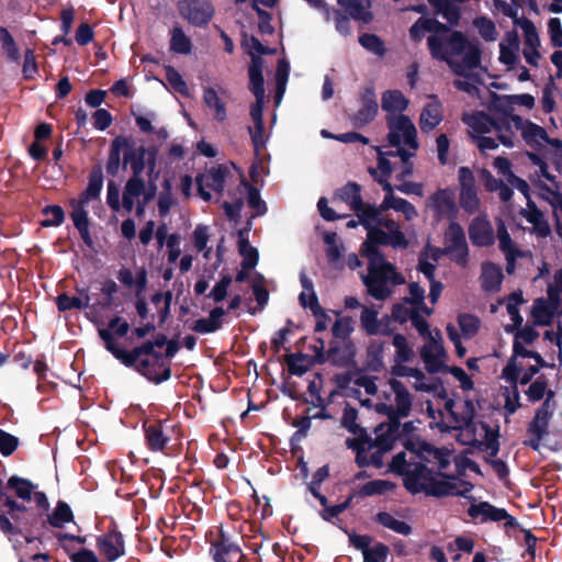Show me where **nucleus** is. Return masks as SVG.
<instances>
[{
  "mask_svg": "<svg viewBox=\"0 0 562 562\" xmlns=\"http://www.w3.org/2000/svg\"><path fill=\"white\" fill-rule=\"evenodd\" d=\"M387 210L402 213L406 221H413L418 216L416 207L411 202L396 195L384 196L379 206L369 209L367 220L372 218V225L361 247V254L368 259L369 272L361 273V279L368 293L375 300H384L391 294L390 281L394 284L403 282L379 247L391 246L394 249H405L409 245V238L402 231L401 225L384 214Z\"/></svg>",
  "mask_w": 562,
  "mask_h": 562,
  "instance_id": "f257e3e1",
  "label": "nucleus"
},
{
  "mask_svg": "<svg viewBox=\"0 0 562 562\" xmlns=\"http://www.w3.org/2000/svg\"><path fill=\"white\" fill-rule=\"evenodd\" d=\"M448 449L434 448L424 442H411L406 450L398 452L392 460L391 469L404 474V484L412 493L425 492L432 496H463L473 490V485L460 479H445L432 473L427 464L446 469L450 463Z\"/></svg>",
  "mask_w": 562,
  "mask_h": 562,
  "instance_id": "f03ea898",
  "label": "nucleus"
},
{
  "mask_svg": "<svg viewBox=\"0 0 562 562\" xmlns=\"http://www.w3.org/2000/svg\"><path fill=\"white\" fill-rule=\"evenodd\" d=\"M427 45L431 56L446 61L456 76H469L481 65L479 46L461 32L450 31L443 24L428 36Z\"/></svg>",
  "mask_w": 562,
  "mask_h": 562,
  "instance_id": "7ed1b4c3",
  "label": "nucleus"
},
{
  "mask_svg": "<svg viewBox=\"0 0 562 562\" xmlns=\"http://www.w3.org/2000/svg\"><path fill=\"white\" fill-rule=\"evenodd\" d=\"M387 143L389 150H393V156L401 158L405 165L402 172L408 176L412 172L411 166L407 165L411 157L415 156L418 149L417 130L407 115L386 116Z\"/></svg>",
  "mask_w": 562,
  "mask_h": 562,
  "instance_id": "20e7f679",
  "label": "nucleus"
},
{
  "mask_svg": "<svg viewBox=\"0 0 562 562\" xmlns=\"http://www.w3.org/2000/svg\"><path fill=\"white\" fill-rule=\"evenodd\" d=\"M395 429L392 426L381 424L375 428V438L357 437L348 438L346 446L357 452V463L360 467L372 464L382 468L383 456L393 448Z\"/></svg>",
  "mask_w": 562,
  "mask_h": 562,
  "instance_id": "39448f33",
  "label": "nucleus"
},
{
  "mask_svg": "<svg viewBox=\"0 0 562 562\" xmlns=\"http://www.w3.org/2000/svg\"><path fill=\"white\" fill-rule=\"evenodd\" d=\"M387 385L390 392H385L384 397L389 403L375 404V411L390 419V424H384L385 426H392V429L397 430L400 420L411 414L413 397L406 385L395 378H391Z\"/></svg>",
  "mask_w": 562,
  "mask_h": 562,
  "instance_id": "423d86ee",
  "label": "nucleus"
},
{
  "mask_svg": "<svg viewBox=\"0 0 562 562\" xmlns=\"http://www.w3.org/2000/svg\"><path fill=\"white\" fill-rule=\"evenodd\" d=\"M515 131H519L525 142L530 146H541L548 142V134L541 126L530 121H524L518 115H505L496 127L501 144L506 147H514L516 143Z\"/></svg>",
  "mask_w": 562,
  "mask_h": 562,
  "instance_id": "0eeeda50",
  "label": "nucleus"
},
{
  "mask_svg": "<svg viewBox=\"0 0 562 562\" xmlns=\"http://www.w3.org/2000/svg\"><path fill=\"white\" fill-rule=\"evenodd\" d=\"M450 403H447V408L453 417L456 428L460 429V439L464 445H479L484 446L491 457H496L498 452L497 432L490 428L482 422H475L470 416L459 418L456 413L451 411Z\"/></svg>",
  "mask_w": 562,
  "mask_h": 562,
  "instance_id": "6e6552de",
  "label": "nucleus"
},
{
  "mask_svg": "<svg viewBox=\"0 0 562 562\" xmlns=\"http://www.w3.org/2000/svg\"><path fill=\"white\" fill-rule=\"evenodd\" d=\"M537 337L538 333L529 326L516 333L514 341V355L512 356L507 366L504 368L503 376L514 379L516 371L525 368L524 360L532 359L535 362L541 361V357L538 353L526 348V346L532 344Z\"/></svg>",
  "mask_w": 562,
  "mask_h": 562,
  "instance_id": "1a4fd4ad",
  "label": "nucleus"
},
{
  "mask_svg": "<svg viewBox=\"0 0 562 562\" xmlns=\"http://www.w3.org/2000/svg\"><path fill=\"white\" fill-rule=\"evenodd\" d=\"M334 202H344L349 205L351 210H353L357 213V216L359 217L360 223L367 228L369 232V228L372 225V218L367 220V215L369 214V209H374V206L364 204L362 202L361 195H360V187L357 183H348L344 188H341L335 199Z\"/></svg>",
  "mask_w": 562,
  "mask_h": 562,
  "instance_id": "9d476101",
  "label": "nucleus"
},
{
  "mask_svg": "<svg viewBox=\"0 0 562 562\" xmlns=\"http://www.w3.org/2000/svg\"><path fill=\"white\" fill-rule=\"evenodd\" d=\"M425 344L420 349V357L427 371L438 372L446 362L447 353L443 348L441 333L435 329V335L425 338Z\"/></svg>",
  "mask_w": 562,
  "mask_h": 562,
  "instance_id": "9b49d317",
  "label": "nucleus"
},
{
  "mask_svg": "<svg viewBox=\"0 0 562 562\" xmlns=\"http://www.w3.org/2000/svg\"><path fill=\"white\" fill-rule=\"evenodd\" d=\"M179 11L186 20L195 26L206 25L215 13L210 0H181Z\"/></svg>",
  "mask_w": 562,
  "mask_h": 562,
  "instance_id": "f8f14e48",
  "label": "nucleus"
},
{
  "mask_svg": "<svg viewBox=\"0 0 562 562\" xmlns=\"http://www.w3.org/2000/svg\"><path fill=\"white\" fill-rule=\"evenodd\" d=\"M514 23L524 31V49L522 55L526 61L538 67L541 55L538 50L540 46V38L535 24L526 18H517Z\"/></svg>",
  "mask_w": 562,
  "mask_h": 562,
  "instance_id": "ddd939ff",
  "label": "nucleus"
},
{
  "mask_svg": "<svg viewBox=\"0 0 562 562\" xmlns=\"http://www.w3.org/2000/svg\"><path fill=\"white\" fill-rule=\"evenodd\" d=\"M228 169L224 166L210 168L206 172L196 177L198 191L204 201L211 200V193L206 189L222 193L225 187Z\"/></svg>",
  "mask_w": 562,
  "mask_h": 562,
  "instance_id": "4468645a",
  "label": "nucleus"
},
{
  "mask_svg": "<svg viewBox=\"0 0 562 562\" xmlns=\"http://www.w3.org/2000/svg\"><path fill=\"white\" fill-rule=\"evenodd\" d=\"M458 178L460 182V204L461 206L470 212L474 213L480 209V199L477 196V190L475 188V181L473 173L467 167H461L458 171Z\"/></svg>",
  "mask_w": 562,
  "mask_h": 562,
  "instance_id": "2eb2a0df",
  "label": "nucleus"
},
{
  "mask_svg": "<svg viewBox=\"0 0 562 562\" xmlns=\"http://www.w3.org/2000/svg\"><path fill=\"white\" fill-rule=\"evenodd\" d=\"M7 487L14 492V494L23 501L34 499L40 506H47V497L44 493L37 491L35 485L30 480L12 475L8 482Z\"/></svg>",
  "mask_w": 562,
  "mask_h": 562,
  "instance_id": "dca6fc26",
  "label": "nucleus"
},
{
  "mask_svg": "<svg viewBox=\"0 0 562 562\" xmlns=\"http://www.w3.org/2000/svg\"><path fill=\"white\" fill-rule=\"evenodd\" d=\"M502 121L503 119L493 121L484 112H472L463 115V122L467 124L469 134L473 140L476 139L479 135H486L493 131L496 133V127Z\"/></svg>",
  "mask_w": 562,
  "mask_h": 562,
  "instance_id": "f3484780",
  "label": "nucleus"
},
{
  "mask_svg": "<svg viewBox=\"0 0 562 562\" xmlns=\"http://www.w3.org/2000/svg\"><path fill=\"white\" fill-rule=\"evenodd\" d=\"M469 515L473 518H480L481 521L493 520L501 521L505 520V526H514L515 519L507 514L503 508H497L487 502H481L472 505L469 510Z\"/></svg>",
  "mask_w": 562,
  "mask_h": 562,
  "instance_id": "a211bd4d",
  "label": "nucleus"
},
{
  "mask_svg": "<svg viewBox=\"0 0 562 562\" xmlns=\"http://www.w3.org/2000/svg\"><path fill=\"white\" fill-rule=\"evenodd\" d=\"M99 336L105 344V348L122 363H124L127 367H132L137 359L143 355L142 348L136 347L133 349V351H126L122 348H120L113 338L112 333L110 329L101 328L99 329Z\"/></svg>",
  "mask_w": 562,
  "mask_h": 562,
  "instance_id": "6ab92c4d",
  "label": "nucleus"
},
{
  "mask_svg": "<svg viewBox=\"0 0 562 562\" xmlns=\"http://www.w3.org/2000/svg\"><path fill=\"white\" fill-rule=\"evenodd\" d=\"M549 419L550 415L544 406L537 411L533 420L528 427L529 438L526 440V445L535 450H539L540 441L548 432Z\"/></svg>",
  "mask_w": 562,
  "mask_h": 562,
  "instance_id": "aec40b11",
  "label": "nucleus"
},
{
  "mask_svg": "<svg viewBox=\"0 0 562 562\" xmlns=\"http://www.w3.org/2000/svg\"><path fill=\"white\" fill-rule=\"evenodd\" d=\"M471 241L480 247L490 246L494 243V229L484 216L475 217L469 227Z\"/></svg>",
  "mask_w": 562,
  "mask_h": 562,
  "instance_id": "412c9836",
  "label": "nucleus"
},
{
  "mask_svg": "<svg viewBox=\"0 0 562 562\" xmlns=\"http://www.w3.org/2000/svg\"><path fill=\"white\" fill-rule=\"evenodd\" d=\"M497 238L499 243V248L505 254L507 260V271L512 272L514 269L515 260L517 258L528 256V251L520 250L516 246L503 223L498 224Z\"/></svg>",
  "mask_w": 562,
  "mask_h": 562,
  "instance_id": "4be33fe9",
  "label": "nucleus"
},
{
  "mask_svg": "<svg viewBox=\"0 0 562 562\" xmlns=\"http://www.w3.org/2000/svg\"><path fill=\"white\" fill-rule=\"evenodd\" d=\"M522 217L532 225L531 233L538 238H547L551 234V228L544 217V214L531 202L521 211Z\"/></svg>",
  "mask_w": 562,
  "mask_h": 562,
  "instance_id": "5701e85b",
  "label": "nucleus"
},
{
  "mask_svg": "<svg viewBox=\"0 0 562 562\" xmlns=\"http://www.w3.org/2000/svg\"><path fill=\"white\" fill-rule=\"evenodd\" d=\"M428 207L438 217H450L456 211L454 195L449 190H441L429 198Z\"/></svg>",
  "mask_w": 562,
  "mask_h": 562,
  "instance_id": "b1692460",
  "label": "nucleus"
},
{
  "mask_svg": "<svg viewBox=\"0 0 562 562\" xmlns=\"http://www.w3.org/2000/svg\"><path fill=\"white\" fill-rule=\"evenodd\" d=\"M146 191L147 188L142 178L131 177L124 187L122 201L124 209L131 212L134 209L136 202L143 201Z\"/></svg>",
  "mask_w": 562,
  "mask_h": 562,
  "instance_id": "393cba45",
  "label": "nucleus"
},
{
  "mask_svg": "<svg viewBox=\"0 0 562 562\" xmlns=\"http://www.w3.org/2000/svg\"><path fill=\"white\" fill-rule=\"evenodd\" d=\"M211 553L215 562H239L243 557L239 547L224 536L213 544Z\"/></svg>",
  "mask_w": 562,
  "mask_h": 562,
  "instance_id": "a878e982",
  "label": "nucleus"
},
{
  "mask_svg": "<svg viewBox=\"0 0 562 562\" xmlns=\"http://www.w3.org/2000/svg\"><path fill=\"white\" fill-rule=\"evenodd\" d=\"M378 103L374 93L371 90L364 91L361 97V108L353 115V124L356 126H364L370 123L378 113Z\"/></svg>",
  "mask_w": 562,
  "mask_h": 562,
  "instance_id": "bb28decb",
  "label": "nucleus"
},
{
  "mask_svg": "<svg viewBox=\"0 0 562 562\" xmlns=\"http://www.w3.org/2000/svg\"><path fill=\"white\" fill-rule=\"evenodd\" d=\"M392 375L396 379V376H406L408 379H413L412 386L417 392H430L432 391V385L427 381L424 372L417 368H411L402 364H397L392 368Z\"/></svg>",
  "mask_w": 562,
  "mask_h": 562,
  "instance_id": "cd10ccee",
  "label": "nucleus"
},
{
  "mask_svg": "<svg viewBox=\"0 0 562 562\" xmlns=\"http://www.w3.org/2000/svg\"><path fill=\"white\" fill-rule=\"evenodd\" d=\"M100 552L109 560L114 561L124 554V542L120 533L112 532L98 540Z\"/></svg>",
  "mask_w": 562,
  "mask_h": 562,
  "instance_id": "c85d7f7f",
  "label": "nucleus"
},
{
  "mask_svg": "<svg viewBox=\"0 0 562 562\" xmlns=\"http://www.w3.org/2000/svg\"><path fill=\"white\" fill-rule=\"evenodd\" d=\"M407 105L408 100L398 90H389L382 94L381 106L387 113L386 116L404 115Z\"/></svg>",
  "mask_w": 562,
  "mask_h": 562,
  "instance_id": "c756f323",
  "label": "nucleus"
},
{
  "mask_svg": "<svg viewBox=\"0 0 562 562\" xmlns=\"http://www.w3.org/2000/svg\"><path fill=\"white\" fill-rule=\"evenodd\" d=\"M338 4L356 21L369 23L372 20L369 0H338Z\"/></svg>",
  "mask_w": 562,
  "mask_h": 562,
  "instance_id": "7c9ffc66",
  "label": "nucleus"
},
{
  "mask_svg": "<svg viewBox=\"0 0 562 562\" xmlns=\"http://www.w3.org/2000/svg\"><path fill=\"white\" fill-rule=\"evenodd\" d=\"M71 206L70 217L75 227L79 231L82 239L87 245H91L92 240L89 233V220L86 205L77 202L76 199L69 201Z\"/></svg>",
  "mask_w": 562,
  "mask_h": 562,
  "instance_id": "2f4dec72",
  "label": "nucleus"
},
{
  "mask_svg": "<svg viewBox=\"0 0 562 562\" xmlns=\"http://www.w3.org/2000/svg\"><path fill=\"white\" fill-rule=\"evenodd\" d=\"M519 37L516 32H508L499 43V60L508 66L514 65L519 56Z\"/></svg>",
  "mask_w": 562,
  "mask_h": 562,
  "instance_id": "473e14b6",
  "label": "nucleus"
},
{
  "mask_svg": "<svg viewBox=\"0 0 562 562\" xmlns=\"http://www.w3.org/2000/svg\"><path fill=\"white\" fill-rule=\"evenodd\" d=\"M481 284L486 292H496L499 290L503 281V272L499 266L492 262H484L481 269Z\"/></svg>",
  "mask_w": 562,
  "mask_h": 562,
  "instance_id": "72a5a7b5",
  "label": "nucleus"
},
{
  "mask_svg": "<svg viewBox=\"0 0 562 562\" xmlns=\"http://www.w3.org/2000/svg\"><path fill=\"white\" fill-rule=\"evenodd\" d=\"M441 105L438 100L431 99L420 113V130L426 133L432 131L441 122Z\"/></svg>",
  "mask_w": 562,
  "mask_h": 562,
  "instance_id": "f704fd0d",
  "label": "nucleus"
},
{
  "mask_svg": "<svg viewBox=\"0 0 562 562\" xmlns=\"http://www.w3.org/2000/svg\"><path fill=\"white\" fill-rule=\"evenodd\" d=\"M225 314L224 308L215 307L207 317L195 321L192 329L199 334L214 333L222 327V318Z\"/></svg>",
  "mask_w": 562,
  "mask_h": 562,
  "instance_id": "c9c22d12",
  "label": "nucleus"
},
{
  "mask_svg": "<svg viewBox=\"0 0 562 562\" xmlns=\"http://www.w3.org/2000/svg\"><path fill=\"white\" fill-rule=\"evenodd\" d=\"M379 310L374 305L362 306L360 313V326L368 335L386 334L382 329L381 322L378 318Z\"/></svg>",
  "mask_w": 562,
  "mask_h": 562,
  "instance_id": "e433bc0d",
  "label": "nucleus"
},
{
  "mask_svg": "<svg viewBox=\"0 0 562 562\" xmlns=\"http://www.w3.org/2000/svg\"><path fill=\"white\" fill-rule=\"evenodd\" d=\"M147 165H148V186H147V191L145 193V198L143 199V201H138L135 204L136 205V213L139 216L145 212L146 204L154 199V196L156 195V192H157L156 181L158 179L159 171L155 170V168H156L155 159L150 158L148 160Z\"/></svg>",
  "mask_w": 562,
  "mask_h": 562,
  "instance_id": "4c0bfd02",
  "label": "nucleus"
},
{
  "mask_svg": "<svg viewBox=\"0 0 562 562\" xmlns=\"http://www.w3.org/2000/svg\"><path fill=\"white\" fill-rule=\"evenodd\" d=\"M262 67L263 61L260 57L254 56L251 58V65L249 67V81H250V90L255 94V97H259L265 94L263 87V77H262Z\"/></svg>",
  "mask_w": 562,
  "mask_h": 562,
  "instance_id": "58836bf2",
  "label": "nucleus"
},
{
  "mask_svg": "<svg viewBox=\"0 0 562 562\" xmlns=\"http://www.w3.org/2000/svg\"><path fill=\"white\" fill-rule=\"evenodd\" d=\"M493 166L497 172L505 177L506 181L521 192H527L528 184L522 179L516 177L510 170V162L504 157L494 159Z\"/></svg>",
  "mask_w": 562,
  "mask_h": 562,
  "instance_id": "ea45409f",
  "label": "nucleus"
},
{
  "mask_svg": "<svg viewBox=\"0 0 562 562\" xmlns=\"http://www.w3.org/2000/svg\"><path fill=\"white\" fill-rule=\"evenodd\" d=\"M238 236H239V238H238L239 251H240L241 256L244 257L243 268L245 270H250L257 265L258 251L256 248H254L249 244L248 239L245 236L244 231H239Z\"/></svg>",
  "mask_w": 562,
  "mask_h": 562,
  "instance_id": "a19ab883",
  "label": "nucleus"
},
{
  "mask_svg": "<svg viewBox=\"0 0 562 562\" xmlns=\"http://www.w3.org/2000/svg\"><path fill=\"white\" fill-rule=\"evenodd\" d=\"M203 101L205 105L214 112V117L217 121H224L226 117L225 103L220 99L213 88H205L203 90Z\"/></svg>",
  "mask_w": 562,
  "mask_h": 562,
  "instance_id": "79ce46f5",
  "label": "nucleus"
},
{
  "mask_svg": "<svg viewBox=\"0 0 562 562\" xmlns=\"http://www.w3.org/2000/svg\"><path fill=\"white\" fill-rule=\"evenodd\" d=\"M378 153V168H371L370 173L376 180V178H389L393 171V166L387 157H394L393 150H383L382 147H376Z\"/></svg>",
  "mask_w": 562,
  "mask_h": 562,
  "instance_id": "37998d69",
  "label": "nucleus"
},
{
  "mask_svg": "<svg viewBox=\"0 0 562 562\" xmlns=\"http://www.w3.org/2000/svg\"><path fill=\"white\" fill-rule=\"evenodd\" d=\"M103 186V177L101 171L91 173L89 184L86 191L80 195L77 202L87 205L90 201L99 198Z\"/></svg>",
  "mask_w": 562,
  "mask_h": 562,
  "instance_id": "c03bdc74",
  "label": "nucleus"
},
{
  "mask_svg": "<svg viewBox=\"0 0 562 562\" xmlns=\"http://www.w3.org/2000/svg\"><path fill=\"white\" fill-rule=\"evenodd\" d=\"M384 345L380 341H372L367 348V368L373 372H380L383 368Z\"/></svg>",
  "mask_w": 562,
  "mask_h": 562,
  "instance_id": "a18cd8bd",
  "label": "nucleus"
},
{
  "mask_svg": "<svg viewBox=\"0 0 562 562\" xmlns=\"http://www.w3.org/2000/svg\"><path fill=\"white\" fill-rule=\"evenodd\" d=\"M439 27H441V23L438 21L420 18L409 29V35L414 41L419 42L426 32L435 34Z\"/></svg>",
  "mask_w": 562,
  "mask_h": 562,
  "instance_id": "49530a36",
  "label": "nucleus"
},
{
  "mask_svg": "<svg viewBox=\"0 0 562 562\" xmlns=\"http://www.w3.org/2000/svg\"><path fill=\"white\" fill-rule=\"evenodd\" d=\"M543 364V360L535 362L532 359L524 360V369L516 371V375L514 379H508L504 376L508 382L513 383V386H516L517 381L520 384H527L531 378L538 372L539 367Z\"/></svg>",
  "mask_w": 562,
  "mask_h": 562,
  "instance_id": "de8ad7c7",
  "label": "nucleus"
},
{
  "mask_svg": "<svg viewBox=\"0 0 562 562\" xmlns=\"http://www.w3.org/2000/svg\"><path fill=\"white\" fill-rule=\"evenodd\" d=\"M524 302L521 293L514 292L509 295L506 304L507 312L510 316L513 325H506V330L512 331L516 329L522 323V317L518 312V305Z\"/></svg>",
  "mask_w": 562,
  "mask_h": 562,
  "instance_id": "09e8293b",
  "label": "nucleus"
},
{
  "mask_svg": "<svg viewBox=\"0 0 562 562\" xmlns=\"http://www.w3.org/2000/svg\"><path fill=\"white\" fill-rule=\"evenodd\" d=\"M558 310H559V307L552 306L549 297H548V302L538 300V301H536V303L532 307V316L537 324L546 325L550 322L552 314Z\"/></svg>",
  "mask_w": 562,
  "mask_h": 562,
  "instance_id": "8fccbe9b",
  "label": "nucleus"
},
{
  "mask_svg": "<svg viewBox=\"0 0 562 562\" xmlns=\"http://www.w3.org/2000/svg\"><path fill=\"white\" fill-rule=\"evenodd\" d=\"M357 411L346 406L341 417V425L357 437H368L366 430L357 423Z\"/></svg>",
  "mask_w": 562,
  "mask_h": 562,
  "instance_id": "3c124183",
  "label": "nucleus"
},
{
  "mask_svg": "<svg viewBox=\"0 0 562 562\" xmlns=\"http://www.w3.org/2000/svg\"><path fill=\"white\" fill-rule=\"evenodd\" d=\"M238 192L248 195V204L255 211L252 216L261 215L266 212V204L261 201L259 192L255 188L246 182H241L238 187Z\"/></svg>",
  "mask_w": 562,
  "mask_h": 562,
  "instance_id": "603ef678",
  "label": "nucleus"
},
{
  "mask_svg": "<svg viewBox=\"0 0 562 562\" xmlns=\"http://www.w3.org/2000/svg\"><path fill=\"white\" fill-rule=\"evenodd\" d=\"M164 190L159 193L157 205L159 215L166 216L170 209L176 205L177 201L172 195V186L169 179H165L162 183Z\"/></svg>",
  "mask_w": 562,
  "mask_h": 562,
  "instance_id": "864d4df0",
  "label": "nucleus"
},
{
  "mask_svg": "<svg viewBox=\"0 0 562 562\" xmlns=\"http://www.w3.org/2000/svg\"><path fill=\"white\" fill-rule=\"evenodd\" d=\"M170 48L178 54H190L192 48L191 40L181 29L175 27L171 31Z\"/></svg>",
  "mask_w": 562,
  "mask_h": 562,
  "instance_id": "5fc2aeb1",
  "label": "nucleus"
},
{
  "mask_svg": "<svg viewBox=\"0 0 562 562\" xmlns=\"http://www.w3.org/2000/svg\"><path fill=\"white\" fill-rule=\"evenodd\" d=\"M378 520L385 528H389L401 535L406 536L409 535L412 531V528L405 521L395 518L389 513H380L378 515Z\"/></svg>",
  "mask_w": 562,
  "mask_h": 562,
  "instance_id": "6e6d98bb",
  "label": "nucleus"
},
{
  "mask_svg": "<svg viewBox=\"0 0 562 562\" xmlns=\"http://www.w3.org/2000/svg\"><path fill=\"white\" fill-rule=\"evenodd\" d=\"M324 241L327 245V257L330 261L335 262L337 261L345 250L344 245L338 239V236L336 233L327 232L324 234Z\"/></svg>",
  "mask_w": 562,
  "mask_h": 562,
  "instance_id": "4d7b16f0",
  "label": "nucleus"
},
{
  "mask_svg": "<svg viewBox=\"0 0 562 562\" xmlns=\"http://www.w3.org/2000/svg\"><path fill=\"white\" fill-rule=\"evenodd\" d=\"M548 296L553 307L562 306V268L553 274V281L548 286Z\"/></svg>",
  "mask_w": 562,
  "mask_h": 562,
  "instance_id": "13d9d810",
  "label": "nucleus"
},
{
  "mask_svg": "<svg viewBox=\"0 0 562 562\" xmlns=\"http://www.w3.org/2000/svg\"><path fill=\"white\" fill-rule=\"evenodd\" d=\"M393 346L396 349V360L398 362H408L413 359L414 351L408 346V342L403 335H401V334L394 335Z\"/></svg>",
  "mask_w": 562,
  "mask_h": 562,
  "instance_id": "bf43d9fd",
  "label": "nucleus"
},
{
  "mask_svg": "<svg viewBox=\"0 0 562 562\" xmlns=\"http://www.w3.org/2000/svg\"><path fill=\"white\" fill-rule=\"evenodd\" d=\"M445 248H451L467 244L464 232L459 224L450 223L445 235Z\"/></svg>",
  "mask_w": 562,
  "mask_h": 562,
  "instance_id": "052dcab7",
  "label": "nucleus"
},
{
  "mask_svg": "<svg viewBox=\"0 0 562 562\" xmlns=\"http://www.w3.org/2000/svg\"><path fill=\"white\" fill-rule=\"evenodd\" d=\"M390 549L387 546L375 542L363 554V562H387Z\"/></svg>",
  "mask_w": 562,
  "mask_h": 562,
  "instance_id": "680f3d73",
  "label": "nucleus"
},
{
  "mask_svg": "<svg viewBox=\"0 0 562 562\" xmlns=\"http://www.w3.org/2000/svg\"><path fill=\"white\" fill-rule=\"evenodd\" d=\"M71 520L72 512L70 507L66 503L59 502L53 515L49 517V524L54 527H63L66 522Z\"/></svg>",
  "mask_w": 562,
  "mask_h": 562,
  "instance_id": "e2e57ef3",
  "label": "nucleus"
},
{
  "mask_svg": "<svg viewBox=\"0 0 562 562\" xmlns=\"http://www.w3.org/2000/svg\"><path fill=\"white\" fill-rule=\"evenodd\" d=\"M474 26L485 41L494 42L497 40L498 33L493 21L486 18H479L474 20Z\"/></svg>",
  "mask_w": 562,
  "mask_h": 562,
  "instance_id": "0e129e2a",
  "label": "nucleus"
},
{
  "mask_svg": "<svg viewBox=\"0 0 562 562\" xmlns=\"http://www.w3.org/2000/svg\"><path fill=\"white\" fill-rule=\"evenodd\" d=\"M43 213L46 216L42 221V226L44 227L59 226L65 220V213L58 205H48L43 210Z\"/></svg>",
  "mask_w": 562,
  "mask_h": 562,
  "instance_id": "69168bd1",
  "label": "nucleus"
},
{
  "mask_svg": "<svg viewBox=\"0 0 562 562\" xmlns=\"http://www.w3.org/2000/svg\"><path fill=\"white\" fill-rule=\"evenodd\" d=\"M146 438L153 450H161L168 441L160 427L156 425H150L146 428Z\"/></svg>",
  "mask_w": 562,
  "mask_h": 562,
  "instance_id": "338daca9",
  "label": "nucleus"
},
{
  "mask_svg": "<svg viewBox=\"0 0 562 562\" xmlns=\"http://www.w3.org/2000/svg\"><path fill=\"white\" fill-rule=\"evenodd\" d=\"M548 194L550 195L548 196V200L550 204L553 206V215L555 217L557 232L562 238V195L553 191H549Z\"/></svg>",
  "mask_w": 562,
  "mask_h": 562,
  "instance_id": "774afa93",
  "label": "nucleus"
}]
</instances>
